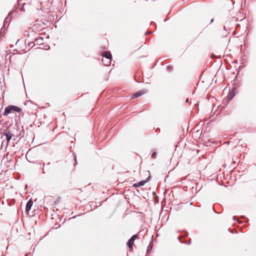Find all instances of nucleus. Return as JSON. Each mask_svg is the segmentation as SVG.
<instances>
[{"instance_id": "11", "label": "nucleus", "mask_w": 256, "mask_h": 256, "mask_svg": "<svg viewBox=\"0 0 256 256\" xmlns=\"http://www.w3.org/2000/svg\"><path fill=\"white\" fill-rule=\"evenodd\" d=\"M152 248V246H151L149 245L148 246L147 251H149V250H151Z\"/></svg>"}, {"instance_id": "17", "label": "nucleus", "mask_w": 256, "mask_h": 256, "mask_svg": "<svg viewBox=\"0 0 256 256\" xmlns=\"http://www.w3.org/2000/svg\"><path fill=\"white\" fill-rule=\"evenodd\" d=\"M42 172H43V173L45 174V172H44V169H43V170H42Z\"/></svg>"}, {"instance_id": "16", "label": "nucleus", "mask_w": 256, "mask_h": 256, "mask_svg": "<svg viewBox=\"0 0 256 256\" xmlns=\"http://www.w3.org/2000/svg\"><path fill=\"white\" fill-rule=\"evenodd\" d=\"M168 68L170 69V66H168Z\"/></svg>"}, {"instance_id": "5", "label": "nucleus", "mask_w": 256, "mask_h": 256, "mask_svg": "<svg viewBox=\"0 0 256 256\" xmlns=\"http://www.w3.org/2000/svg\"><path fill=\"white\" fill-rule=\"evenodd\" d=\"M236 90L235 88H232V90L229 92V94L227 96V98L228 100H230L233 97L235 96L234 90Z\"/></svg>"}, {"instance_id": "7", "label": "nucleus", "mask_w": 256, "mask_h": 256, "mask_svg": "<svg viewBox=\"0 0 256 256\" xmlns=\"http://www.w3.org/2000/svg\"><path fill=\"white\" fill-rule=\"evenodd\" d=\"M5 135L6 136V140L8 142L12 138L13 134H12L10 132H6Z\"/></svg>"}, {"instance_id": "6", "label": "nucleus", "mask_w": 256, "mask_h": 256, "mask_svg": "<svg viewBox=\"0 0 256 256\" xmlns=\"http://www.w3.org/2000/svg\"><path fill=\"white\" fill-rule=\"evenodd\" d=\"M102 56L104 57V58L105 59H108V60H112V54H111L108 52H104L103 54H102Z\"/></svg>"}, {"instance_id": "14", "label": "nucleus", "mask_w": 256, "mask_h": 256, "mask_svg": "<svg viewBox=\"0 0 256 256\" xmlns=\"http://www.w3.org/2000/svg\"><path fill=\"white\" fill-rule=\"evenodd\" d=\"M7 20H8V18H6L5 19V20H4V22H7Z\"/></svg>"}, {"instance_id": "4", "label": "nucleus", "mask_w": 256, "mask_h": 256, "mask_svg": "<svg viewBox=\"0 0 256 256\" xmlns=\"http://www.w3.org/2000/svg\"><path fill=\"white\" fill-rule=\"evenodd\" d=\"M32 204H33V202L32 200H29L27 202L26 204V212L27 213H28L29 211L31 209Z\"/></svg>"}, {"instance_id": "3", "label": "nucleus", "mask_w": 256, "mask_h": 256, "mask_svg": "<svg viewBox=\"0 0 256 256\" xmlns=\"http://www.w3.org/2000/svg\"><path fill=\"white\" fill-rule=\"evenodd\" d=\"M147 92L146 90H142L139 92H138L136 93H134L132 96V98H136L140 96H142L144 94H146Z\"/></svg>"}, {"instance_id": "10", "label": "nucleus", "mask_w": 256, "mask_h": 256, "mask_svg": "<svg viewBox=\"0 0 256 256\" xmlns=\"http://www.w3.org/2000/svg\"><path fill=\"white\" fill-rule=\"evenodd\" d=\"M152 157L153 158H156V152H154L152 154Z\"/></svg>"}, {"instance_id": "2", "label": "nucleus", "mask_w": 256, "mask_h": 256, "mask_svg": "<svg viewBox=\"0 0 256 256\" xmlns=\"http://www.w3.org/2000/svg\"><path fill=\"white\" fill-rule=\"evenodd\" d=\"M137 237L138 236L136 234H134L133 236H132V238L128 240V242H127V245L129 247V248H132L134 242Z\"/></svg>"}, {"instance_id": "9", "label": "nucleus", "mask_w": 256, "mask_h": 256, "mask_svg": "<svg viewBox=\"0 0 256 256\" xmlns=\"http://www.w3.org/2000/svg\"><path fill=\"white\" fill-rule=\"evenodd\" d=\"M146 182V180L140 181L138 183V184H134V186L138 187L139 186H144Z\"/></svg>"}, {"instance_id": "15", "label": "nucleus", "mask_w": 256, "mask_h": 256, "mask_svg": "<svg viewBox=\"0 0 256 256\" xmlns=\"http://www.w3.org/2000/svg\"><path fill=\"white\" fill-rule=\"evenodd\" d=\"M213 20H214V19H212V20H211V21H210V23H212V22H213Z\"/></svg>"}, {"instance_id": "12", "label": "nucleus", "mask_w": 256, "mask_h": 256, "mask_svg": "<svg viewBox=\"0 0 256 256\" xmlns=\"http://www.w3.org/2000/svg\"><path fill=\"white\" fill-rule=\"evenodd\" d=\"M25 256H32L30 254V253H28L26 254Z\"/></svg>"}, {"instance_id": "13", "label": "nucleus", "mask_w": 256, "mask_h": 256, "mask_svg": "<svg viewBox=\"0 0 256 256\" xmlns=\"http://www.w3.org/2000/svg\"><path fill=\"white\" fill-rule=\"evenodd\" d=\"M188 101H189V99H188V98H186V102H188Z\"/></svg>"}, {"instance_id": "8", "label": "nucleus", "mask_w": 256, "mask_h": 256, "mask_svg": "<svg viewBox=\"0 0 256 256\" xmlns=\"http://www.w3.org/2000/svg\"><path fill=\"white\" fill-rule=\"evenodd\" d=\"M112 60L102 58V62L106 66H108L111 62Z\"/></svg>"}, {"instance_id": "1", "label": "nucleus", "mask_w": 256, "mask_h": 256, "mask_svg": "<svg viewBox=\"0 0 256 256\" xmlns=\"http://www.w3.org/2000/svg\"><path fill=\"white\" fill-rule=\"evenodd\" d=\"M21 109L18 107L14 106H10L6 108L3 114L4 116H8L12 111L20 112Z\"/></svg>"}]
</instances>
